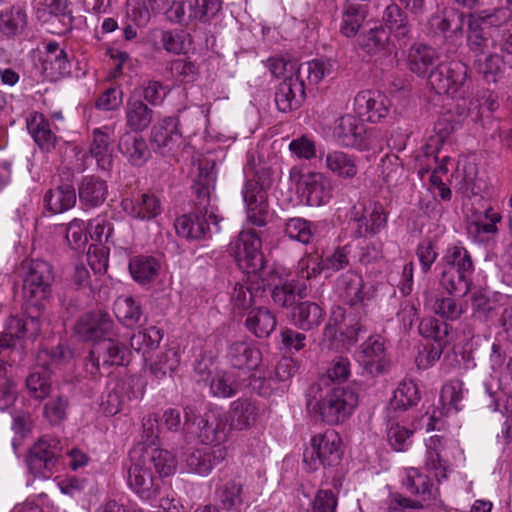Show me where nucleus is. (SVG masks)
Returning a JSON list of instances; mask_svg holds the SVG:
<instances>
[{
  "instance_id": "20e7f679",
  "label": "nucleus",
  "mask_w": 512,
  "mask_h": 512,
  "mask_svg": "<svg viewBox=\"0 0 512 512\" xmlns=\"http://www.w3.org/2000/svg\"><path fill=\"white\" fill-rule=\"evenodd\" d=\"M184 419V426L196 423L197 436L204 444L222 445L227 439L228 417L221 408L212 407L199 415L198 405L189 404L184 407Z\"/></svg>"
},
{
  "instance_id": "c85d7f7f",
  "label": "nucleus",
  "mask_w": 512,
  "mask_h": 512,
  "mask_svg": "<svg viewBox=\"0 0 512 512\" xmlns=\"http://www.w3.org/2000/svg\"><path fill=\"white\" fill-rule=\"evenodd\" d=\"M139 132L127 131L121 135L118 143L120 153L133 166H142L150 158V149Z\"/></svg>"
},
{
  "instance_id": "774afa93",
  "label": "nucleus",
  "mask_w": 512,
  "mask_h": 512,
  "mask_svg": "<svg viewBox=\"0 0 512 512\" xmlns=\"http://www.w3.org/2000/svg\"><path fill=\"white\" fill-rule=\"evenodd\" d=\"M42 69L45 77L50 81H57L70 73V63L66 52L61 55L45 56L42 61Z\"/></svg>"
},
{
  "instance_id": "e433bc0d",
  "label": "nucleus",
  "mask_w": 512,
  "mask_h": 512,
  "mask_svg": "<svg viewBox=\"0 0 512 512\" xmlns=\"http://www.w3.org/2000/svg\"><path fill=\"white\" fill-rule=\"evenodd\" d=\"M324 316L325 312L320 305L315 302L304 301L292 308L290 320L297 328L310 331L322 323Z\"/></svg>"
},
{
  "instance_id": "a211bd4d",
  "label": "nucleus",
  "mask_w": 512,
  "mask_h": 512,
  "mask_svg": "<svg viewBox=\"0 0 512 512\" xmlns=\"http://www.w3.org/2000/svg\"><path fill=\"white\" fill-rule=\"evenodd\" d=\"M114 323L109 315L103 313H88L80 317L75 324V333L84 341L93 344L114 336Z\"/></svg>"
},
{
  "instance_id": "bf43d9fd",
  "label": "nucleus",
  "mask_w": 512,
  "mask_h": 512,
  "mask_svg": "<svg viewBox=\"0 0 512 512\" xmlns=\"http://www.w3.org/2000/svg\"><path fill=\"white\" fill-rule=\"evenodd\" d=\"M180 363V355L175 349H168L156 356L149 366L150 373L157 379L171 375Z\"/></svg>"
},
{
  "instance_id": "0e129e2a",
  "label": "nucleus",
  "mask_w": 512,
  "mask_h": 512,
  "mask_svg": "<svg viewBox=\"0 0 512 512\" xmlns=\"http://www.w3.org/2000/svg\"><path fill=\"white\" fill-rule=\"evenodd\" d=\"M413 431L400 425L389 415L387 423V440L390 446L397 452L405 451L411 445Z\"/></svg>"
},
{
  "instance_id": "a18cd8bd",
  "label": "nucleus",
  "mask_w": 512,
  "mask_h": 512,
  "mask_svg": "<svg viewBox=\"0 0 512 512\" xmlns=\"http://www.w3.org/2000/svg\"><path fill=\"white\" fill-rule=\"evenodd\" d=\"M140 448L145 462L161 477H168L175 472L176 459L170 451L161 448Z\"/></svg>"
},
{
  "instance_id": "6e6d98bb",
  "label": "nucleus",
  "mask_w": 512,
  "mask_h": 512,
  "mask_svg": "<svg viewBox=\"0 0 512 512\" xmlns=\"http://www.w3.org/2000/svg\"><path fill=\"white\" fill-rule=\"evenodd\" d=\"M114 313L126 327L137 325L142 316L140 305L132 297H119L114 303Z\"/></svg>"
},
{
  "instance_id": "f3484780",
  "label": "nucleus",
  "mask_w": 512,
  "mask_h": 512,
  "mask_svg": "<svg viewBox=\"0 0 512 512\" xmlns=\"http://www.w3.org/2000/svg\"><path fill=\"white\" fill-rule=\"evenodd\" d=\"M227 454V448L223 445L210 448H189L183 454V462L189 472L206 476L214 466L225 460Z\"/></svg>"
},
{
  "instance_id": "7ed1b4c3",
  "label": "nucleus",
  "mask_w": 512,
  "mask_h": 512,
  "mask_svg": "<svg viewBox=\"0 0 512 512\" xmlns=\"http://www.w3.org/2000/svg\"><path fill=\"white\" fill-rule=\"evenodd\" d=\"M244 172L248 178L242 189L247 219L252 225L263 227L269 215L266 189L272 184V172L264 164L256 163L255 154L250 151L247 153Z\"/></svg>"
},
{
  "instance_id": "2eb2a0df",
  "label": "nucleus",
  "mask_w": 512,
  "mask_h": 512,
  "mask_svg": "<svg viewBox=\"0 0 512 512\" xmlns=\"http://www.w3.org/2000/svg\"><path fill=\"white\" fill-rule=\"evenodd\" d=\"M353 105L358 118L377 123L388 115L390 101L380 91L364 90L357 93Z\"/></svg>"
},
{
  "instance_id": "13d9d810",
  "label": "nucleus",
  "mask_w": 512,
  "mask_h": 512,
  "mask_svg": "<svg viewBox=\"0 0 512 512\" xmlns=\"http://www.w3.org/2000/svg\"><path fill=\"white\" fill-rule=\"evenodd\" d=\"M285 234L292 240L302 244H309L315 235L316 227L304 218H290L285 223Z\"/></svg>"
},
{
  "instance_id": "b1692460",
  "label": "nucleus",
  "mask_w": 512,
  "mask_h": 512,
  "mask_svg": "<svg viewBox=\"0 0 512 512\" xmlns=\"http://www.w3.org/2000/svg\"><path fill=\"white\" fill-rule=\"evenodd\" d=\"M319 159L323 162L324 168L328 172L343 180H351L359 172L358 157L341 150H329L327 153L321 152Z\"/></svg>"
},
{
  "instance_id": "dca6fc26",
  "label": "nucleus",
  "mask_w": 512,
  "mask_h": 512,
  "mask_svg": "<svg viewBox=\"0 0 512 512\" xmlns=\"http://www.w3.org/2000/svg\"><path fill=\"white\" fill-rule=\"evenodd\" d=\"M266 289H270L273 302L281 307L289 308L295 303L296 293L305 297L306 287L299 286L294 279H289L284 271L272 270L265 277Z\"/></svg>"
},
{
  "instance_id": "2f4dec72",
  "label": "nucleus",
  "mask_w": 512,
  "mask_h": 512,
  "mask_svg": "<svg viewBox=\"0 0 512 512\" xmlns=\"http://www.w3.org/2000/svg\"><path fill=\"white\" fill-rule=\"evenodd\" d=\"M125 124L132 132H142L146 130L154 119V111L137 98L135 94L131 95L125 105Z\"/></svg>"
},
{
  "instance_id": "9d476101",
  "label": "nucleus",
  "mask_w": 512,
  "mask_h": 512,
  "mask_svg": "<svg viewBox=\"0 0 512 512\" xmlns=\"http://www.w3.org/2000/svg\"><path fill=\"white\" fill-rule=\"evenodd\" d=\"M62 452L61 441L50 435L40 437L29 449L27 466L36 477L48 479L55 472Z\"/></svg>"
},
{
  "instance_id": "393cba45",
  "label": "nucleus",
  "mask_w": 512,
  "mask_h": 512,
  "mask_svg": "<svg viewBox=\"0 0 512 512\" xmlns=\"http://www.w3.org/2000/svg\"><path fill=\"white\" fill-rule=\"evenodd\" d=\"M305 97L304 82L299 75L286 77L275 93V103L279 111L290 112L297 109Z\"/></svg>"
},
{
  "instance_id": "c9c22d12",
  "label": "nucleus",
  "mask_w": 512,
  "mask_h": 512,
  "mask_svg": "<svg viewBox=\"0 0 512 512\" xmlns=\"http://www.w3.org/2000/svg\"><path fill=\"white\" fill-rule=\"evenodd\" d=\"M112 128L104 126L96 128L92 132L93 140L90 145V153L97 161V165L101 170L108 171L113 164L111 137Z\"/></svg>"
},
{
  "instance_id": "4c0bfd02",
  "label": "nucleus",
  "mask_w": 512,
  "mask_h": 512,
  "mask_svg": "<svg viewBox=\"0 0 512 512\" xmlns=\"http://www.w3.org/2000/svg\"><path fill=\"white\" fill-rule=\"evenodd\" d=\"M439 61L437 51L428 45L416 43L408 50L407 63L409 69L418 76H425Z\"/></svg>"
},
{
  "instance_id": "5701e85b",
  "label": "nucleus",
  "mask_w": 512,
  "mask_h": 512,
  "mask_svg": "<svg viewBox=\"0 0 512 512\" xmlns=\"http://www.w3.org/2000/svg\"><path fill=\"white\" fill-rule=\"evenodd\" d=\"M501 219L500 213L492 207L484 211H475L468 218L467 233L474 242L484 243L498 232L497 224Z\"/></svg>"
},
{
  "instance_id": "f03ea898",
  "label": "nucleus",
  "mask_w": 512,
  "mask_h": 512,
  "mask_svg": "<svg viewBox=\"0 0 512 512\" xmlns=\"http://www.w3.org/2000/svg\"><path fill=\"white\" fill-rule=\"evenodd\" d=\"M357 391L350 386H337L324 391L312 384L306 393L307 410L329 425L345 422L358 406Z\"/></svg>"
},
{
  "instance_id": "8fccbe9b",
  "label": "nucleus",
  "mask_w": 512,
  "mask_h": 512,
  "mask_svg": "<svg viewBox=\"0 0 512 512\" xmlns=\"http://www.w3.org/2000/svg\"><path fill=\"white\" fill-rule=\"evenodd\" d=\"M47 208L53 213L65 212L76 204V192L72 185L65 184L49 190L44 197Z\"/></svg>"
},
{
  "instance_id": "603ef678",
  "label": "nucleus",
  "mask_w": 512,
  "mask_h": 512,
  "mask_svg": "<svg viewBox=\"0 0 512 512\" xmlns=\"http://www.w3.org/2000/svg\"><path fill=\"white\" fill-rule=\"evenodd\" d=\"M464 383L460 379H452L442 387L439 401L442 410L439 415H448L451 412H458L462 409L460 402L464 397Z\"/></svg>"
},
{
  "instance_id": "052dcab7",
  "label": "nucleus",
  "mask_w": 512,
  "mask_h": 512,
  "mask_svg": "<svg viewBox=\"0 0 512 512\" xmlns=\"http://www.w3.org/2000/svg\"><path fill=\"white\" fill-rule=\"evenodd\" d=\"M403 484L410 493L419 495L422 501L429 500L434 496L432 484L428 477L420 473L416 468H409L407 470Z\"/></svg>"
},
{
  "instance_id": "680f3d73",
  "label": "nucleus",
  "mask_w": 512,
  "mask_h": 512,
  "mask_svg": "<svg viewBox=\"0 0 512 512\" xmlns=\"http://www.w3.org/2000/svg\"><path fill=\"white\" fill-rule=\"evenodd\" d=\"M365 20V9L363 5L348 4L343 11L340 31L346 37H353L357 34Z\"/></svg>"
},
{
  "instance_id": "de8ad7c7",
  "label": "nucleus",
  "mask_w": 512,
  "mask_h": 512,
  "mask_svg": "<svg viewBox=\"0 0 512 512\" xmlns=\"http://www.w3.org/2000/svg\"><path fill=\"white\" fill-rule=\"evenodd\" d=\"M474 67L489 83H496L505 72L506 64L500 54L490 51L474 59Z\"/></svg>"
},
{
  "instance_id": "aec40b11",
  "label": "nucleus",
  "mask_w": 512,
  "mask_h": 512,
  "mask_svg": "<svg viewBox=\"0 0 512 512\" xmlns=\"http://www.w3.org/2000/svg\"><path fill=\"white\" fill-rule=\"evenodd\" d=\"M265 281L264 273L246 274V279L236 283L231 293L233 307L239 310L250 308L266 291Z\"/></svg>"
},
{
  "instance_id": "cd10ccee",
  "label": "nucleus",
  "mask_w": 512,
  "mask_h": 512,
  "mask_svg": "<svg viewBox=\"0 0 512 512\" xmlns=\"http://www.w3.org/2000/svg\"><path fill=\"white\" fill-rule=\"evenodd\" d=\"M500 37L501 30H487L468 18L467 45L475 57L495 49Z\"/></svg>"
},
{
  "instance_id": "3c124183",
  "label": "nucleus",
  "mask_w": 512,
  "mask_h": 512,
  "mask_svg": "<svg viewBox=\"0 0 512 512\" xmlns=\"http://www.w3.org/2000/svg\"><path fill=\"white\" fill-rule=\"evenodd\" d=\"M27 129L42 150L50 151L54 147L57 138L42 114L31 115L27 120Z\"/></svg>"
},
{
  "instance_id": "864d4df0",
  "label": "nucleus",
  "mask_w": 512,
  "mask_h": 512,
  "mask_svg": "<svg viewBox=\"0 0 512 512\" xmlns=\"http://www.w3.org/2000/svg\"><path fill=\"white\" fill-rule=\"evenodd\" d=\"M420 400L417 385L413 381L401 382L394 391L393 397L388 408L391 411H405L415 406Z\"/></svg>"
},
{
  "instance_id": "4468645a",
  "label": "nucleus",
  "mask_w": 512,
  "mask_h": 512,
  "mask_svg": "<svg viewBox=\"0 0 512 512\" xmlns=\"http://www.w3.org/2000/svg\"><path fill=\"white\" fill-rule=\"evenodd\" d=\"M357 359L371 376L385 374L391 367V360L386 355L384 340L380 336L369 337L360 346Z\"/></svg>"
},
{
  "instance_id": "412c9836",
  "label": "nucleus",
  "mask_w": 512,
  "mask_h": 512,
  "mask_svg": "<svg viewBox=\"0 0 512 512\" xmlns=\"http://www.w3.org/2000/svg\"><path fill=\"white\" fill-rule=\"evenodd\" d=\"M40 322L38 316H27L9 318L5 333L0 334V354L3 350L14 346L16 339H35L40 333Z\"/></svg>"
},
{
  "instance_id": "6e6552de",
  "label": "nucleus",
  "mask_w": 512,
  "mask_h": 512,
  "mask_svg": "<svg viewBox=\"0 0 512 512\" xmlns=\"http://www.w3.org/2000/svg\"><path fill=\"white\" fill-rule=\"evenodd\" d=\"M260 235L254 230H243L230 243L229 252L245 274L264 273L265 259Z\"/></svg>"
},
{
  "instance_id": "423d86ee",
  "label": "nucleus",
  "mask_w": 512,
  "mask_h": 512,
  "mask_svg": "<svg viewBox=\"0 0 512 512\" xmlns=\"http://www.w3.org/2000/svg\"><path fill=\"white\" fill-rule=\"evenodd\" d=\"M72 353L64 345L59 344L51 349L42 348L37 354V364L43 371H33L26 379L29 394L38 400L45 399L51 391L49 368L68 362Z\"/></svg>"
},
{
  "instance_id": "39448f33",
  "label": "nucleus",
  "mask_w": 512,
  "mask_h": 512,
  "mask_svg": "<svg viewBox=\"0 0 512 512\" xmlns=\"http://www.w3.org/2000/svg\"><path fill=\"white\" fill-rule=\"evenodd\" d=\"M342 440L333 429L314 435L311 438V449L303 453V465L308 472L319 469L320 466L330 467L337 465L342 457Z\"/></svg>"
},
{
  "instance_id": "4be33fe9",
  "label": "nucleus",
  "mask_w": 512,
  "mask_h": 512,
  "mask_svg": "<svg viewBox=\"0 0 512 512\" xmlns=\"http://www.w3.org/2000/svg\"><path fill=\"white\" fill-rule=\"evenodd\" d=\"M182 140L179 130V120L173 116H166L154 124L151 131V142L157 150L165 155L178 147Z\"/></svg>"
},
{
  "instance_id": "1a4fd4ad",
  "label": "nucleus",
  "mask_w": 512,
  "mask_h": 512,
  "mask_svg": "<svg viewBox=\"0 0 512 512\" xmlns=\"http://www.w3.org/2000/svg\"><path fill=\"white\" fill-rule=\"evenodd\" d=\"M127 483L143 500H151L159 493L161 481L141 456L140 447L133 448L129 452Z\"/></svg>"
},
{
  "instance_id": "7c9ffc66",
  "label": "nucleus",
  "mask_w": 512,
  "mask_h": 512,
  "mask_svg": "<svg viewBox=\"0 0 512 512\" xmlns=\"http://www.w3.org/2000/svg\"><path fill=\"white\" fill-rule=\"evenodd\" d=\"M206 365L202 367L200 362L195 370L200 374L199 381L209 382L210 392L212 396L218 398H230L234 396L240 383L235 379L234 375L230 372L220 371L214 374L210 379V371L205 372Z\"/></svg>"
},
{
  "instance_id": "bb28decb",
  "label": "nucleus",
  "mask_w": 512,
  "mask_h": 512,
  "mask_svg": "<svg viewBox=\"0 0 512 512\" xmlns=\"http://www.w3.org/2000/svg\"><path fill=\"white\" fill-rule=\"evenodd\" d=\"M108 195V185L105 180L95 175L83 176L78 183V196L84 209L101 206Z\"/></svg>"
},
{
  "instance_id": "c756f323",
  "label": "nucleus",
  "mask_w": 512,
  "mask_h": 512,
  "mask_svg": "<svg viewBox=\"0 0 512 512\" xmlns=\"http://www.w3.org/2000/svg\"><path fill=\"white\" fill-rule=\"evenodd\" d=\"M226 358L235 369L255 370L261 362V352L251 343L236 341L229 345Z\"/></svg>"
},
{
  "instance_id": "ddd939ff",
  "label": "nucleus",
  "mask_w": 512,
  "mask_h": 512,
  "mask_svg": "<svg viewBox=\"0 0 512 512\" xmlns=\"http://www.w3.org/2000/svg\"><path fill=\"white\" fill-rule=\"evenodd\" d=\"M333 136L340 146L364 150L369 147L371 133L368 132L363 120L351 114L337 119Z\"/></svg>"
},
{
  "instance_id": "f257e3e1",
  "label": "nucleus",
  "mask_w": 512,
  "mask_h": 512,
  "mask_svg": "<svg viewBox=\"0 0 512 512\" xmlns=\"http://www.w3.org/2000/svg\"><path fill=\"white\" fill-rule=\"evenodd\" d=\"M215 180L212 171L200 169L192 187L195 194L194 210L175 220V230L180 237L189 240L206 239L210 235V224L217 225L216 208L211 204Z\"/></svg>"
},
{
  "instance_id": "338daca9",
  "label": "nucleus",
  "mask_w": 512,
  "mask_h": 512,
  "mask_svg": "<svg viewBox=\"0 0 512 512\" xmlns=\"http://www.w3.org/2000/svg\"><path fill=\"white\" fill-rule=\"evenodd\" d=\"M163 338L161 329L151 326L135 333L131 339V347L137 352L145 353L146 350L157 348Z\"/></svg>"
},
{
  "instance_id": "473e14b6",
  "label": "nucleus",
  "mask_w": 512,
  "mask_h": 512,
  "mask_svg": "<svg viewBox=\"0 0 512 512\" xmlns=\"http://www.w3.org/2000/svg\"><path fill=\"white\" fill-rule=\"evenodd\" d=\"M136 382L135 378L121 381L107 393L101 403L102 410L107 416H114L121 412L127 400L138 397V394L133 390Z\"/></svg>"
},
{
  "instance_id": "e2e57ef3",
  "label": "nucleus",
  "mask_w": 512,
  "mask_h": 512,
  "mask_svg": "<svg viewBox=\"0 0 512 512\" xmlns=\"http://www.w3.org/2000/svg\"><path fill=\"white\" fill-rule=\"evenodd\" d=\"M389 33L382 27L372 28L358 37L359 46L368 54H376L385 49Z\"/></svg>"
},
{
  "instance_id": "79ce46f5",
  "label": "nucleus",
  "mask_w": 512,
  "mask_h": 512,
  "mask_svg": "<svg viewBox=\"0 0 512 512\" xmlns=\"http://www.w3.org/2000/svg\"><path fill=\"white\" fill-rule=\"evenodd\" d=\"M247 329L258 338L268 337L276 328L275 314L267 307L251 309L246 317Z\"/></svg>"
},
{
  "instance_id": "ea45409f",
  "label": "nucleus",
  "mask_w": 512,
  "mask_h": 512,
  "mask_svg": "<svg viewBox=\"0 0 512 512\" xmlns=\"http://www.w3.org/2000/svg\"><path fill=\"white\" fill-rule=\"evenodd\" d=\"M364 282L356 272L348 271L342 274L337 281V293L342 301L350 306H355L364 300Z\"/></svg>"
},
{
  "instance_id": "a878e982",
  "label": "nucleus",
  "mask_w": 512,
  "mask_h": 512,
  "mask_svg": "<svg viewBox=\"0 0 512 512\" xmlns=\"http://www.w3.org/2000/svg\"><path fill=\"white\" fill-rule=\"evenodd\" d=\"M121 206L128 216L141 221L152 220L162 213L161 200L149 193H142L134 199L125 198Z\"/></svg>"
},
{
  "instance_id": "58836bf2",
  "label": "nucleus",
  "mask_w": 512,
  "mask_h": 512,
  "mask_svg": "<svg viewBox=\"0 0 512 512\" xmlns=\"http://www.w3.org/2000/svg\"><path fill=\"white\" fill-rule=\"evenodd\" d=\"M345 321V313L341 307H337L332 311L330 319L326 324L323 336L324 340H328L331 342L330 346L334 347L333 341L340 337H346L347 341L344 343L345 345H351L357 341L358 333L361 331V326L356 323L355 325H351L347 327L344 331L342 328V322Z\"/></svg>"
},
{
  "instance_id": "72a5a7b5",
  "label": "nucleus",
  "mask_w": 512,
  "mask_h": 512,
  "mask_svg": "<svg viewBox=\"0 0 512 512\" xmlns=\"http://www.w3.org/2000/svg\"><path fill=\"white\" fill-rule=\"evenodd\" d=\"M93 355L101 359L102 366H121L127 361L130 351L125 344L109 336L93 344Z\"/></svg>"
},
{
  "instance_id": "f8f14e48",
  "label": "nucleus",
  "mask_w": 512,
  "mask_h": 512,
  "mask_svg": "<svg viewBox=\"0 0 512 512\" xmlns=\"http://www.w3.org/2000/svg\"><path fill=\"white\" fill-rule=\"evenodd\" d=\"M350 215L351 220L357 224L356 234L359 237L379 234L388 222V213L379 202L355 204Z\"/></svg>"
},
{
  "instance_id": "9b49d317",
  "label": "nucleus",
  "mask_w": 512,
  "mask_h": 512,
  "mask_svg": "<svg viewBox=\"0 0 512 512\" xmlns=\"http://www.w3.org/2000/svg\"><path fill=\"white\" fill-rule=\"evenodd\" d=\"M52 266L44 260H32L23 281V297L31 306L40 310L51 294Z\"/></svg>"
},
{
  "instance_id": "a19ab883",
  "label": "nucleus",
  "mask_w": 512,
  "mask_h": 512,
  "mask_svg": "<svg viewBox=\"0 0 512 512\" xmlns=\"http://www.w3.org/2000/svg\"><path fill=\"white\" fill-rule=\"evenodd\" d=\"M259 415V408L255 402L247 398H240L230 405V427L243 430L255 424Z\"/></svg>"
},
{
  "instance_id": "37998d69",
  "label": "nucleus",
  "mask_w": 512,
  "mask_h": 512,
  "mask_svg": "<svg viewBox=\"0 0 512 512\" xmlns=\"http://www.w3.org/2000/svg\"><path fill=\"white\" fill-rule=\"evenodd\" d=\"M444 446L443 438L439 435H433L426 441L425 468L438 481L446 478L447 465L442 458Z\"/></svg>"
},
{
  "instance_id": "69168bd1",
  "label": "nucleus",
  "mask_w": 512,
  "mask_h": 512,
  "mask_svg": "<svg viewBox=\"0 0 512 512\" xmlns=\"http://www.w3.org/2000/svg\"><path fill=\"white\" fill-rule=\"evenodd\" d=\"M453 131L454 125L448 118L439 119L434 126L435 134L429 138L428 142L424 146L423 156L439 153L440 147L445 143Z\"/></svg>"
},
{
  "instance_id": "5fc2aeb1",
  "label": "nucleus",
  "mask_w": 512,
  "mask_h": 512,
  "mask_svg": "<svg viewBox=\"0 0 512 512\" xmlns=\"http://www.w3.org/2000/svg\"><path fill=\"white\" fill-rule=\"evenodd\" d=\"M452 327L434 317L423 318L418 326L419 333L425 337L433 339L437 344L445 345L450 341V332Z\"/></svg>"
},
{
  "instance_id": "4d7b16f0",
  "label": "nucleus",
  "mask_w": 512,
  "mask_h": 512,
  "mask_svg": "<svg viewBox=\"0 0 512 512\" xmlns=\"http://www.w3.org/2000/svg\"><path fill=\"white\" fill-rule=\"evenodd\" d=\"M334 70L335 62L330 59L319 58L299 65L297 75L301 79L302 73H306L310 83L318 84L325 77L330 76Z\"/></svg>"
},
{
  "instance_id": "f704fd0d",
  "label": "nucleus",
  "mask_w": 512,
  "mask_h": 512,
  "mask_svg": "<svg viewBox=\"0 0 512 512\" xmlns=\"http://www.w3.org/2000/svg\"><path fill=\"white\" fill-rule=\"evenodd\" d=\"M28 15L24 7L12 5L0 11V33L6 38H16L25 32Z\"/></svg>"
},
{
  "instance_id": "49530a36",
  "label": "nucleus",
  "mask_w": 512,
  "mask_h": 512,
  "mask_svg": "<svg viewBox=\"0 0 512 512\" xmlns=\"http://www.w3.org/2000/svg\"><path fill=\"white\" fill-rule=\"evenodd\" d=\"M444 271L471 276L474 272V265L470 253L460 245L449 247L443 257Z\"/></svg>"
},
{
  "instance_id": "c03bdc74",
  "label": "nucleus",
  "mask_w": 512,
  "mask_h": 512,
  "mask_svg": "<svg viewBox=\"0 0 512 512\" xmlns=\"http://www.w3.org/2000/svg\"><path fill=\"white\" fill-rule=\"evenodd\" d=\"M160 267L159 260L153 256L138 255L129 261L132 278L142 285L152 282L158 275Z\"/></svg>"
},
{
  "instance_id": "6ab92c4d",
  "label": "nucleus",
  "mask_w": 512,
  "mask_h": 512,
  "mask_svg": "<svg viewBox=\"0 0 512 512\" xmlns=\"http://www.w3.org/2000/svg\"><path fill=\"white\" fill-rule=\"evenodd\" d=\"M332 191L330 180L321 172H309L301 177L300 194L308 206L327 204L332 198Z\"/></svg>"
},
{
  "instance_id": "0eeeda50",
  "label": "nucleus",
  "mask_w": 512,
  "mask_h": 512,
  "mask_svg": "<svg viewBox=\"0 0 512 512\" xmlns=\"http://www.w3.org/2000/svg\"><path fill=\"white\" fill-rule=\"evenodd\" d=\"M468 67L459 60L439 62L428 76L430 87L437 94L464 97L468 83Z\"/></svg>"
},
{
  "instance_id": "09e8293b",
  "label": "nucleus",
  "mask_w": 512,
  "mask_h": 512,
  "mask_svg": "<svg viewBox=\"0 0 512 512\" xmlns=\"http://www.w3.org/2000/svg\"><path fill=\"white\" fill-rule=\"evenodd\" d=\"M244 481L241 477H235L216 490V498L224 510H234L243 503Z\"/></svg>"
}]
</instances>
